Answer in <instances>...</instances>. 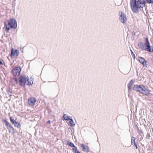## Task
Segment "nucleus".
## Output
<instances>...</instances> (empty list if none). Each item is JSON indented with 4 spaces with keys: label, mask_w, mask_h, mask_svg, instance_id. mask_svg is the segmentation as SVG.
Listing matches in <instances>:
<instances>
[{
    "label": "nucleus",
    "mask_w": 153,
    "mask_h": 153,
    "mask_svg": "<svg viewBox=\"0 0 153 153\" xmlns=\"http://www.w3.org/2000/svg\"><path fill=\"white\" fill-rule=\"evenodd\" d=\"M145 2L144 0H131L130 1V6L132 11L137 12L139 9L143 8L145 6Z\"/></svg>",
    "instance_id": "f257e3e1"
},
{
    "label": "nucleus",
    "mask_w": 153,
    "mask_h": 153,
    "mask_svg": "<svg viewBox=\"0 0 153 153\" xmlns=\"http://www.w3.org/2000/svg\"><path fill=\"white\" fill-rule=\"evenodd\" d=\"M133 89L134 90L146 96L148 95L150 93V90L144 85L141 86L137 85H134Z\"/></svg>",
    "instance_id": "f03ea898"
},
{
    "label": "nucleus",
    "mask_w": 153,
    "mask_h": 153,
    "mask_svg": "<svg viewBox=\"0 0 153 153\" xmlns=\"http://www.w3.org/2000/svg\"><path fill=\"white\" fill-rule=\"evenodd\" d=\"M4 25L6 30L7 31H9L10 28L16 29L17 27L16 21L13 18H10L7 24L5 22Z\"/></svg>",
    "instance_id": "7ed1b4c3"
},
{
    "label": "nucleus",
    "mask_w": 153,
    "mask_h": 153,
    "mask_svg": "<svg viewBox=\"0 0 153 153\" xmlns=\"http://www.w3.org/2000/svg\"><path fill=\"white\" fill-rule=\"evenodd\" d=\"M146 42L145 44L146 48H144L143 46V44L142 42H140L139 44V47L142 50H147L149 52H152L151 49V46L150 45V43L149 40L148 38H146Z\"/></svg>",
    "instance_id": "20e7f679"
},
{
    "label": "nucleus",
    "mask_w": 153,
    "mask_h": 153,
    "mask_svg": "<svg viewBox=\"0 0 153 153\" xmlns=\"http://www.w3.org/2000/svg\"><path fill=\"white\" fill-rule=\"evenodd\" d=\"M27 81V78L25 76L21 75L19 78V83L21 86H25Z\"/></svg>",
    "instance_id": "39448f33"
},
{
    "label": "nucleus",
    "mask_w": 153,
    "mask_h": 153,
    "mask_svg": "<svg viewBox=\"0 0 153 153\" xmlns=\"http://www.w3.org/2000/svg\"><path fill=\"white\" fill-rule=\"evenodd\" d=\"M21 69L20 67H15L12 71V72L13 75L15 76H18L20 74Z\"/></svg>",
    "instance_id": "423d86ee"
},
{
    "label": "nucleus",
    "mask_w": 153,
    "mask_h": 153,
    "mask_svg": "<svg viewBox=\"0 0 153 153\" xmlns=\"http://www.w3.org/2000/svg\"><path fill=\"white\" fill-rule=\"evenodd\" d=\"M36 101V99L33 97H30L28 99L27 102L29 105L33 107Z\"/></svg>",
    "instance_id": "0eeeda50"
},
{
    "label": "nucleus",
    "mask_w": 153,
    "mask_h": 153,
    "mask_svg": "<svg viewBox=\"0 0 153 153\" xmlns=\"http://www.w3.org/2000/svg\"><path fill=\"white\" fill-rule=\"evenodd\" d=\"M119 14L120 15V19L121 22L123 23H126V22L127 19L125 14L121 11H120L119 12Z\"/></svg>",
    "instance_id": "6e6552de"
},
{
    "label": "nucleus",
    "mask_w": 153,
    "mask_h": 153,
    "mask_svg": "<svg viewBox=\"0 0 153 153\" xmlns=\"http://www.w3.org/2000/svg\"><path fill=\"white\" fill-rule=\"evenodd\" d=\"M19 54V51L17 50H14L13 48L11 49L10 56L11 57H17Z\"/></svg>",
    "instance_id": "1a4fd4ad"
},
{
    "label": "nucleus",
    "mask_w": 153,
    "mask_h": 153,
    "mask_svg": "<svg viewBox=\"0 0 153 153\" xmlns=\"http://www.w3.org/2000/svg\"><path fill=\"white\" fill-rule=\"evenodd\" d=\"M3 121L5 123V126H6L7 128L8 129H10V132H11V130H12L13 133L14 132V128L11 126L9 123H8L6 120H4Z\"/></svg>",
    "instance_id": "9d476101"
},
{
    "label": "nucleus",
    "mask_w": 153,
    "mask_h": 153,
    "mask_svg": "<svg viewBox=\"0 0 153 153\" xmlns=\"http://www.w3.org/2000/svg\"><path fill=\"white\" fill-rule=\"evenodd\" d=\"M138 61L141 63L142 64L143 66L147 67V61L144 58L141 57H139Z\"/></svg>",
    "instance_id": "9b49d317"
},
{
    "label": "nucleus",
    "mask_w": 153,
    "mask_h": 153,
    "mask_svg": "<svg viewBox=\"0 0 153 153\" xmlns=\"http://www.w3.org/2000/svg\"><path fill=\"white\" fill-rule=\"evenodd\" d=\"M82 150L85 152H89V148L88 146L82 144L80 145Z\"/></svg>",
    "instance_id": "f8f14e48"
},
{
    "label": "nucleus",
    "mask_w": 153,
    "mask_h": 153,
    "mask_svg": "<svg viewBox=\"0 0 153 153\" xmlns=\"http://www.w3.org/2000/svg\"><path fill=\"white\" fill-rule=\"evenodd\" d=\"M27 81V85H31L33 83V79L31 77H26Z\"/></svg>",
    "instance_id": "ddd939ff"
},
{
    "label": "nucleus",
    "mask_w": 153,
    "mask_h": 153,
    "mask_svg": "<svg viewBox=\"0 0 153 153\" xmlns=\"http://www.w3.org/2000/svg\"><path fill=\"white\" fill-rule=\"evenodd\" d=\"M134 82V81L133 80H131L128 84V90H130L131 89V87L132 86Z\"/></svg>",
    "instance_id": "4468645a"
},
{
    "label": "nucleus",
    "mask_w": 153,
    "mask_h": 153,
    "mask_svg": "<svg viewBox=\"0 0 153 153\" xmlns=\"http://www.w3.org/2000/svg\"><path fill=\"white\" fill-rule=\"evenodd\" d=\"M69 143L68 145L70 147H74V148H73L72 149V150H73V151H74V150H75L77 148L76 146H74V144L73 143H72L71 142H69Z\"/></svg>",
    "instance_id": "2eb2a0df"
},
{
    "label": "nucleus",
    "mask_w": 153,
    "mask_h": 153,
    "mask_svg": "<svg viewBox=\"0 0 153 153\" xmlns=\"http://www.w3.org/2000/svg\"><path fill=\"white\" fill-rule=\"evenodd\" d=\"M68 120H69L68 124L70 126H74L75 125V124L72 119H70Z\"/></svg>",
    "instance_id": "dca6fc26"
},
{
    "label": "nucleus",
    "mask_w": 153,
    "mask_h": 153,
    "mask_svg": "<svg viewBox=\"0 0 153 153\" xmlns=\"http://www.w3.org/2000/svg\"><path fill=\"white\" fill-rule=\"evenodd\" d=\"M14 126H15L16 127H17V128H20L21 126V124H20L17 122L16 121L14 123Z\"/></svg>",
    "instance_id": "f3484780"
},
{
    "label": "nucleus",
    "mask_w": 153,
    "mask_h": 153,
    "mask_svg": "<svg viewBox=\"0 0 153 153\" xmlns=\"http://www.w3.org/2000/svg\"><path fill=\"white\" fill-rule=\"evenodd\" d=\"M63 118L65 120H68L70 119L69 117L65 114L64 115Z\"/></svg>",
    "instance_id": "a211bd4d"
},
{
    "label": "nucleus",
    "mask_w": 153,
    "mask_h": 153,
    "mask_svg": "<svg viewBox=\"0 0 153 153\" xmlns=\"http://www.w3.org/2000/svg\"><path fill=\"white\" fill-rule=\"evenodd\" d=\"M10 120L11 122L13 124H14L15 122L16 121H14L13 119H12L11 117H10Z\"/></svg>",
    "instance_id": "6ab92c4d"
},
{
    "label": "nucleus",
    "mask_w": 153,
    "mask_h": 153,
    "mask_svg": "<svg viewBox=\"0 0 153 153\" xmlns=\"http://www.w3.org/2000/svg\"><path fill=\"white\" fill-rule=\"evenodd\" d=\"M73 152L74 153H81L78 150L77 148Z\"/></svg>",
    "instance_id": "aec40b11"
},
{
    "label": "nucleus",
    "mask_w": 153,
    "mask_h": 153,
    "mask_svg": "<svg viewBox=\"0 0 153 153\" xmlns=\"http://www.w3.org/2000/svg\"><path fill=\"white\" fill-rule=\"evenodd\" d=\"M147 2L149 3L153 4V0H146Z\"/></svg>",
    "instance_id": "412c9836"
},
{
    "label": "nucleus",
    "mask_w": 153,
    "mask_h": 153,
    "mask_svg": "<svg viewBox=\"0 0 153 153\" xmlns=\"http://www.w3.org/2000/svg\"><path fill=\"white\" fill-rule=\"evenodd\" d=\"M134 141L135 142V138L134 137H132V138H131V143L132 144L133 143H134Z\"/></svg>",
    "instance_id": "4be33fe9"
},
{
    "label": "nucleus",
    "mask_w": 153,
    "mask_h": 153,
    "mask_svg": "<svg viewBox=\"0 0 153 153\" xmlns=\"http://www.w3.org/2000/svg\"><path fill=\"white\" fill-rule=\"evenodd\" d=\"M134 144L135 146V147H136V149H137V145L136 144V143H135V142L134 141Z\"/></svg>",
    "instance_id": "5701e85b"
},
{
    "label": "nucleus",
    "mask_w": 153,
    "mask_h": 153,
    "mask_svg": "<svg viewBox=\"0 0 153 153\" xmlns=\"http://www.w3.org/2000/svg\"><path fill=\"white\" fill-rule=\"evenodd\" d=\"M14 80H15V81L16 82V83L17 82V79L16 78H14Z\"/></svg>",
    "instance_id": "b1692460"
},
{
    "label": "nucleus",
    "mask_w": 153,
    "mask_h": 153,
    "mask_svg": "<svg viewBox=\"0 0 153 153\" xmlns=\"http://www.w3.org/2000/svg\"><path fill=\"white\" fill-rule=\"evenodd\" d=\"M46 123L47 124H50V120H48V121L47 122H46Z\"/></svg>",
    "instance_id": "393cba45"
},
{
    "label": "nucleus",
    "mask_w": 153,
    "mask_h": 153,
    "mask_svg": "<svg viewBox=\"0 0 153 153\" xmlns=\"http://www.w3.org/2000/svg\"><path fill=\"white\" fill-rule=\"evenodd\" d=\"M152 51L153 52V49L152 50Z\"/></svg>",
    "instance_id": "a878e982"
}]
</instances>
